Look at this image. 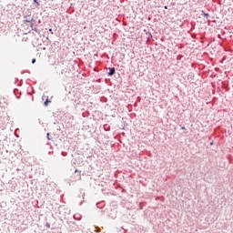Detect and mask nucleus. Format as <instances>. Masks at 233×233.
I'll use <instances>...</instances> for the list:
<instances>
[{"label": "nucleus", "instance_id": "13", "mask_svg": "<svg viewBox=\"0 0 233 233\" xmlns=\"http://www.w3.org/2000/svg\"><path fill=\"white\" fill-rule=\"evenodd\" d=\"M181 130H187V127H181Z\"/></svg>", "mask_w": 233, "mask_h": 233}, {"label": "nucleus", "instance_id": "18", "mask_svg": "<svg viewBox=\"0 0 233 233\" xmlns=\"http://www.w3.org/2000/svg\"><path fill=\"white\" fill-rule=\"evenodd\" d=\"M80 205H83V202H80Z\"/></svg>", "mask_w": 233, "mask_h": 233}, {"label": "nucleus", "instance_id": "5", "mask_svg": "<svg viewBox=\"0 0 233 233\" xmlns=\"http://www.w3.org/2000/svg\"><path fill=\"white\" fill-rule=\"evenodd\" d=\"M201 15H203V17H205L206 19H208V17L210 16V15H208V13H205V11H201Z\"/></svg>", "mask_w": 233, "mask_h": 233}, {"label": "nucleus", "instance_id": "14", "mask_svg": "<svg viewBox=\"0 0 233 233\" xmlns=\"http://www.w3.org/2000/svg\"><path fill=\"white\" fill-rule=\"evenodd\" d=\"M165 10H168V6L165 5L164 6Z\"/></svg>", "mask_w": 233, "mask_h": 233}, {"label": "nucleus", "instance_id": "7", "mask_svg": "<svg viewBox=\"0 0 233 233\" xmlns=\"http://www.w3.org/2000/svg\"><path fill=\"white\" fill-rule=\"evenodd\" d=\"M34 1V3H35V7L37 8V7H39V6H41V4H39V2L37 1V0H33Z\"/></svg>", "mask_w": 233, "mask_h": 233}, {"label": "nucleus", "instance_id": "11", "mask_svg": "<svg viewBox=\"0 0 233 233\" xmlns=\"http://www.w3.org/2000/svg\"><path fill=\"white\" fill-rule=\"evenodd\" d=\"M35 61H36L35 58H33L31 61L32 65H35Z\"/></svg>", "mask_w": 233, "mask_h": 233}, {"label": "nucleus", "instance_id": "9", "mask_svg": "<svg viewBox=\"0 0 233 233\" xmlns=\"http://www.w3.org/2000/svg\"><path fill=\"white\" fill-rule=\"evenodd\" d=\"M46 139H48V141L52 140V138H50V133H46Z\"/></svg>", "mask_w": 233, "mask_h": 233}, {"label": "nucleus", "instance_id": "3", "mask_svg": "<svg viewBox=\"0 0 233 233\" xmlns=\"http://www.w3.org/2000/svg\"><path fill=\"white\" fill-rule=\"evenodd\" d=\"M113 213L108 214V218H111V219H116V218L117 217V211L116 210H112Z\"/></svg>", "mask_w": 233, "mask_h": 233}, {"label": "nucleus", "instance_id": "2", "mask_svg": "<svg viewBox=\"0 0 233 233\" xmlns=\"http://www.w3.org/2000/svg\"><path fill=\"white\" fill-rule=\"evenodd\" d=\"M108 70L109 71L107 74L109 76H114V74H116V67H109Z\"/></svg>", "mask_w": 233, "mask_h": 233}, {"label": "nucleus", "instance_id": "8", "mask_svg": "<svg viewBox=\"0 0 233 233\" xmlns=\"http://www.w3.org/2000/svg\"><path fill=\"white\" fill-rule=\"evenodd\" d=\"M31 28H32V30H34L35 32H36L37 34H39V29H37V28H35V27L34 28V25H32Z\"/></svg>", "mask_w": 233, "mask_h": 233}, {"label": "nucleus", "instance_id": "6", "mask_svg": "<svg viewBox=\"0 0 233 233\" xmlns=\"http://www.w3.org/2000/svg\"><path fill=\"white\" fill-rule=\"evenodd\" d=\"M75 174H78L77 175L78 176L77 179H81V171H79L78 169H76Z\"/></svg>", "mask_w": 233, "mask_h": 233}, {"label": "nucleus", "instance_id": "10", "mask_svg": "<svg viewBox=\"0 0 233 233\" xmlns=\"http://www.w3.org/2000/svg\"><path fill=\"white\" fill-rule=\"evenodd\" d=\"M46 228H50V223L46 222Z\"/></svg>", "mask_w": 233, "mask_h": 233}, {"label": "nucleus", "instance_id": "17", "mask_svg": "<svg viewBox=\"0 0 233 233\" xmlns=\"http://www.w3.org/2000/svg\"><path fill=\"white\" fill-rule=\"evenodd\" d=\"M122 233H127V230L123 229V232Z\"/></svg>", "mask_w": 233, "mask_h": 233}, {"label": "nucleus", "instance_id": "12", "mask_svg": "<svg viewBox=\"0 0 233 233\" xmlns=\"http://www.w3.org/2000/svg\"><path fill=\"white\" fill-rule=\"evenodd\" d=\"M61 154H62V156H64V157L66 156V152H65V151H62Z\"/></svg>", "mask_w": 233, "mask_h": 233}, {"label": "nucleus", "instance_id": "1", "mask_svg": "<svg viewBox=\"0 0 233 233\" xmlns=\"http://www.w3.org/2000/svg\"><path fill=\"white\" fill-rule=\"evenodd\" d=\"M28 17H30V15L24 16V24L26 25V23H30V25L32 27L34 25V23H35V20H34V18L28 19Z\"/></svg>", "mask_w": 233, "mask_h": 233}, {"label": "nucleus", "instance_id": "16", "mask_svg": "<svg viewBox=\"0 0 233 233\" xmlns=\"http://www.w3.org/2000/svg\"><path fill=\"white\" fill-rule=\"evenodd\" d=\"M209 145L212 147V145H214V141H211Z\"/></svg>", "mask_w": 233, "mask_h": 233}, {"label": "nucleus", "instance_id": "4", "mask_svg": "<svg viewBox=\"0 0 233 233\" xmlns=\"http://www.w3.org/2000/svg\"><path fill=\"white\" fill-rule=\"evenodd\" d=\"M50 103H52V101L47 96L46 101H44V106H48V105H50Z\"/></svg>", "mask_w": 233, "mask_h": 233}, {"label": "nucleus", "instance_id": "15", "mask_svg": "<svg viewBox=\"0 0 233 233\" xmlns=\"http://www.w3.org/2000/svg\"><path fill=\"white\" fill-rule=\"evenodd\" d=\"M49 32H51V34H54V31L52 30V28L49 29Z\"/></svg>", "mask_w": 233, "mask_h": 233}, {"label": "nucleus", "instance_id": "19", "mask_svg": "<svg viewBox=\"0 0 233 233\" xmlns=\"http://www.w3.org/2000/svg\"><path fill=\"white\" fill-rule=\"evenodd\" d=\"M17 89H15L14 92H15Z\"/></svg>", "mask_w": 233, "mask_h": 233}]
</instances>
